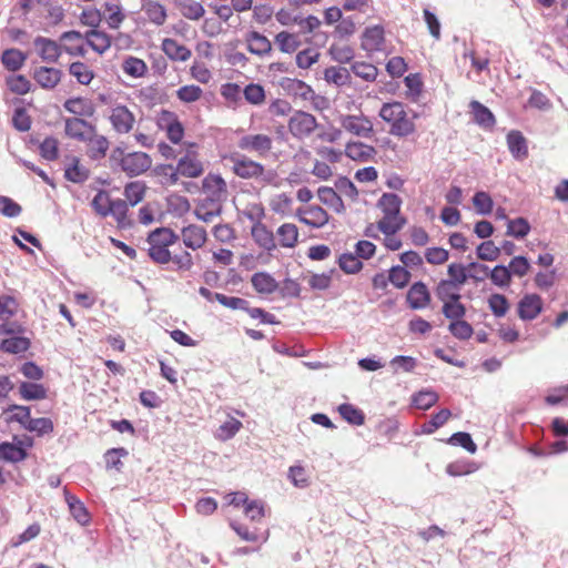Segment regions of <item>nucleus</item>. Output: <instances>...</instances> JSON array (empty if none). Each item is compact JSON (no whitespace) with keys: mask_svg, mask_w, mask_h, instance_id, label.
<instances>
[{"mask_svg":"<svg viewBox=\"0 0 568 568\" xmlns=\"http://www.w3.org/2000/svg\"><path fill=\"white\" fill-rule=\"evenodd\" d=\"M179 241L180 236L171 229H155L148 236L150 258L161 265L171 263L175 272H190L194 266L192 254L181 247L171 250L179 244Z\"/></svg>","mask_w":568,"mask_h":568,"instance_id":"obj_1","label":"nucleus"},{"mask_svg":"<svg viewBox=\"0 0 568 568\" xmlns=\"http://www.w3.org/2000/svg\"><path fill=\"white\" fill-rule=\"evenodd\" d=\"M379 116L390 125L389 132L395 136H408L415 131V124L400 102L384 103L379 110Z\"/></svg>","mask_w":568,"mask_h":568,"instance_id":"obj_2","label":"nucleus"},{"mask_svg":"<svg viewBox=\"0 0 568 568\" xmlns=\"http://www.w3.org/2000/svg\"><path fill=\"white\" fill-rule=\"evenodd\" d=\"M229 160L232 163L233 173L241 179H252L258 182L271 184L276 178L275 171L265 170L263 164L251 160L245 155L232 154Z\"/></svg>","mask_w":568,"mask_h":568,"instance_id":"obj_3","label":"nucleus"},{"mask_svg":"<svg viewBox=\"0 0 568 568\" xmlns=\"http://www.w3.org/2000/svg\"><path fill=\"white\" fill-rule=\"evenodd\" d=\"M341 126L349 134L371 139L374 135L373 121L364 114H342L338 118Z\"/></svg>","mask_w":568,"mask_h":568,"instance_id":"obj_4","label":"nucleus"},{"mask_svg":"<svg viewBox=\"0 0 568 568\" xmlns=\"http://www.w3.org/2000/svg\"><path fill=\"white\" fill-rule=\"evenodd\" d=\"M203 197L207 201L222 203L227 199V185L220 174H207L202 181Z\"/></svg>","mask_w":568,"mask_h":568,"instance_id":"obj_5","label":"nucleus"},{"mask_svg":"<svg viewBox=\"0 0 568 568\" xmlns=\"http://www.w3.org/2000/svg\"><path fill=\"white\" fill-rule=\"evenodd\" d=\"M152 165V159L144 152H130L123 154L120 166L129 176H138L148 171Z\"/></svg>","mask_w":568,"mask_h":568,"instance_id":"obj_6","label":"nucleus"},{"mask_svg":"<svg viewBox=\"0 0 568 568\" xmlns=\"http://www.w3.org/2000/svg\"><path fill=\"white\" fill-rule=\"evenodd\" d=\"M281 87L290 95L300 98L304 101L312 100L317 109H320L318 101H324L322 97L316 95L314 90L302 80L284 78L281 81Z\"/></svg>","mask_w":568,"mask_h":568,"instance_id":"obj_7","label":"nucleus"},{"mask_svg":"<svg viewBox=\"0 0 568 568\" xmlns=\"http://www.w3.org/2000/svg\"><path fill=\"white\" fill-rule=\"evenodd\" d=\"M316 128V118L304 111L295 112L288 121V130L297 139L311 135Z\"/></svg>","mask_w":568,"mask_h":568,"instance_id":"obj_8","label":"nucleus"},{"mask_svg":"<svg viewBox=\"0 0 568 568\" xmlns=\"http://www.w3.org/2000/svg\"><path fill=\"white\" fill-rule=\"evenodd\" d=\"M272 138L263 133L243 135L237 142L241 150L254 152L260 156H266L272 150Z\"/></svg>","mask_w":568,"mask_h":568,"instance_id":"obj_9","label":"nucleus"},{"mask_svg":"<svg viewBox=\"0 0 568 568\" xmlns=\"http://www.w3.org/2000/svg\"><path fill=\"white\" fill-rule=\"evenodd\" d=\"M109 120L113 130L119 134L131 132L135 123L134 114L122 104H116L111 108Z\"/></svg>","mask_w":568,"mask_h":568,"instance_id":"obj_10","label":"nucleus"},{"mask_svg":"<svg viewBox=\"0 0 568 568\" xmlns=\"http://www.w3.org/2000/svg\"><path fill=\"white\" fill-rule=\"evenodd\" d=\"M95 125L92 123L74 116L64 120V133L68 138L84 142L91 139L95 133Z\"/></svg>","mask_w":568,"mask_h":568,"instance_id":"obj_11","label":"nucleus"},{"mask_svg":"<svg viewBox=\"0 0 568 568\" xmlns=\"http://www.w3.org/2000/svg\"><path fill=\"white\" fill-rule=\"evenodd\" d=\"M0 334L9 335V337L4 338L0 344V349L6 353L19 354L28 351L30 347V339L16 335V329L9 325H1Z\"/></svg>","mask_w":568,"mask_h":568,"instance_id":"obj_12","label":"nucleus"},{"mask_svg":"<svg viewBox=\"0 0 568 568\" xmlns=\"http://www.w3.org/2000/svg\"><path fill=\"white\" fill-rule=\"evenodd\" d=\"M296 216L300 222L313 229H321L327 224L329 215L318 205H308L306 207L297 209Z\"/></svg>","mask_w":568,"mask_h":568,"instance_id":"obj_13","label":"nucleus"},{"mask_svg":"<svg viewBox=\"0 0 568 568\" xmlns=\"http://www.w3.org/2000/svg\"><path fill=\"white\" fill-rule=\"evenodd\" d=\"M385 30L381 24L367 27L362 34V49L366 52H379L384 50Z\"/></svg>","mask_w":568,"mask_h":568,"instance_id":"obj_14","label":"nucleus"},{"mask_svg":"<svg viewBox=\"0 0 568 568\" xmlns=\"http://www.w3.org/2000/svg\"><path fill=\"white\" fill-rule=\"evenodd\" d=\"M33 44L43 62L55 63L62 54L61 47L52 39L39 36L34 39Z\"/></svg>","mask_w":568,"mask_h":568,"instance_id":"obj_15","label":"nucleus"},{"mask_svg":"<svg viewBox=\"0 0 568 568\" xmlns=\"http://www.w3.org/2000/svg\"><path fill=\"white\" fill-rule=\"evenodd\" d=\"M541 311L542 301L537 294H527L518 303V316L523 321L535 320Z\"/></svg>","mask_w":568,"mask_h":568,"instance_id":"obj_16","label":"nucleus"},{"mask_svg":"<svg viewBox=\"0 0 568 568\" xmlns=\"http://www.w3.org/2000/svg\"><path fill=\"white\" fill-rule=\"evenodd\" d=\"M181 237L185 247L195 251L205 244L207 234L204 227L191 224L182 229Z\"/></svg>","mask_w":568,"mask_h":568,"instance_id":"obj_17","label":"nucleus"},{"mask_svg":"<svg viewBox=\"0 0 568 568\" xmlns=\"http://www.w3.org/2000/svg\"><path fill=\"white\" fill-rule=\"evenodd\" d=\"M62 71L52 67H39L34 69V81L45 90L54 89L61 81Z\"/></svg>","mask_w":568,"mask_h":568,"instance_id":"obj_18","label":"nucleus"},{"mask_svg":"<svg viewBox=\"0 0 568 568\" xmlns=\"http://www.w3.org/2000/svg\"><path fill=\"white\" fill-rule=\"evenodd\" d=\"M141 11L156 27L163 26L168 19L166 8L155 0H141Z\"/></svg>","mask_w":568,"mask_h":568,"instance_id":"obj_19","label":"nucleus"},{"mask_svg":"<svg viewBox=\"0 0 568 568\" xmlns=\"http://www.w3.org/2000/svg\"><path fill=\"white\" fill-rule=\"evenodd\" d=\"M407 302L413 310H423L430 303V293L423 282L414 283L407 292Z\"/></svg>","mask_w":568,"mask_h":568,"instance_id":"obj_20","label":"nucleus"},{"mask_svg":"<svg viewBox=\"0 0 568 568\" xmlns=\"http://www.w3.org/2000/svg\"><path fill=\"white\" fill-rule=\"evenodd\" d=\"M178 172L181 176L185 178H199L204 172L203 163L197 159L195 153H186L178 161Z\"/></svg>","mask_w":568,"mask_h":568,"instance_id":"obj_21","label":"nucleus"},{"mask_svg":"<svg viewBox=\"0 0 568 568\" xmlns=\"http://www.w3.org/2000/svg\"><path fill=\"white\" fill-rule=\"evenodd\" d=\"M247 50L257 57H265L272 51L271 41L257 31H250L246 34Z\"/></svg>","mask_w":568,"mask_h":568,"instance_id":"obj_22","label":"nucleus"},{"mask_svg":"<svg viewBox=\"0 0 568 568\" xmlns=\"http://www.w3.org/2000/svg\"><path fill=\"white\" fill-rule=\"evenodd\" d=\"M376 150L374 146L359 141L348 142L345 146V155L353 161L367 162L374 158Z\"/></svg>","mask_w":568,"mask_h":568,"instance_id":"obj_23","label":"nucleus"},{"mask_svg":"<svg viewBox=\"0 0 568 568\" xmlns=\"http://www.w3.org/2000/svg\"><path fill=\"white\" fill-rule=\"evenodd\" d=\"M161 48L166 57L172 61L184 62L192 55V52L187 47L171 38L164 39Z\"/></svg>","mask_w":568,"mask_h":568,"instance_id":"obj_24","label":"nucleus"},{"mask_svg":"<svg viewBox=\"0 0 568 568\" xmlns=\"http://www.w3.org/2000/svg\"><path fill=\"white\" fill-rule=\"evenodd\" d=\"M474 121L484 129H491L496 124L493 112L479 101L473 100L469 103Z\"/></svg>","mask_w":568,"mask_h":568,"instance_id":"obj_25","label":"nucleus"},{"mask_svg":"<svg viewBox=\"0 0 568 568\" xmlns=\"http://www.w3.org/2000/svg\"><path fill=\"white\" fill-rule=\"evenodd\" d=\"M222 203H217L214 201H207L205 199H200L196 207H195V216L205 222H212L216 216H220L222 213Z\"/></svg>","mask_w":568,"mask_h":568,"instance_id":"obj_26","label":"nucleus"},{"mask_svg":"<svg viewBox=\"0 0 568 568\" xmlns=\"http://www.w3.org/2000/svg\"><path fill=\"white\" fill-rule=\"evenodd\" d=\"M63 108L68 112L77 115L78 118H80V116L90 118L95 112V109H94V105L92 104V102L89 99L81 98V97L68 99L63 103Z\"/></svg>","mask_w":568,"mask_h":568,"instance_id":"obj_27","label":"nucleus"},{"mask_svg":"<svg viewBox=\"0 0 568 568\" xmlns=\"http://www.w3.org/2000/svg\"><path fill=\"white\" fill-rule=\"evenodd\" d=\"M507 145L511 155L517 160H523L528 155V148L525 136L521 132L513 130L507 134Z\"/></svg>","mask_w":568,"mask_h":568,"instance_id":"obj_28","label":"nucleus"},{"mask_svg":"<svg viewBox=\"0 0 568 568\" xmlns=\"http://www.w3.org/2000/svg\"><path fill=\"white\" fill-rule=\"evenodd\" d=\"M65 501L69 506V510H70L72 517L79 525L87 526L90 524V521H91L90 513L88 511L87 507L80 499H78L75 496L67 493Z\"/></svg>","mask_w":568,"mask_h":568,"instance_id":"obj_29","label":"nucleus"},{"mask_svg":"<svg viewBox=\"0 0 568 568\" xmlns=\"http://www.w3.org/2000/svg\"><path fill=\"white\" fill-rule=\"evenodd\" d=\"M88 45L99 54L104 53L111 47V38L104 31L92 29L85 33Z\"/></svg>","mask_w":568,"mask_h":568,"instance_id":"obj_30","label":"nucleus"},{"mask_svg":"<svg viewBox=\"0 0 568 568\" xmlns=\"http://www.w3.org/2000/svg\"><path fill=\"white\" fill-rule=\"evenodd\" d=\"M251 283L254 290L260 294H272L278 287L276 280L266 272L253 274Z\"/></svg>","mask_w":568,"mask_h":568,"instance_id":"obj_31","label":"nucleus"},{"mask_svg":"<svg viewBox=\"0 0 568 568\" xmlns=\"http://www.w3.org/2000/svg\"><path fill=\"white\" fill-rule=\"evenodd\" d=\"M317 196L320 201L333 209L336 213H342L345 210V205L338 194L337 190L335 191L328 186H321L317 190Z\"/></svg>","mask_w":568,"mask_h":568,"instance_id":"obj_32","label":"nucleus"},{"mask_svg":"<svg viewBox=\"0 0 568 568\" xmlns=\"http://www.w3.org/2000/svg\"><path fill=\"white\" fill-rule=\"evenodd\" d=\"M88 143V155L92 160H100L105 156L109 150V141L104 135H100L97 132L85 141Z\"/></svg>","mask_w":568,"mask_h":568,"instance_id":"obj_33","label":"nucleus"},{"mask_svg":"<svg viewBox=\"0 0 568 568\" xmlns=\"http://www.w3.org/2000/svg\"><path fill=\"white\" fill-rule=\"evenodd\" d=\"M406 220L400 215L384 214V216L377 222V230L384 235H395L403 229Z\"/></svg>","mask_w":568,"mask_h":568,"instance_id":"obj_34","label":"nucleus"},{"mask_svg":"<svg viewBox=\"0 0 568 568\" xmlns=\"http://www.w3.org/2000/svg\"><path fill=\"white\" fill-rule=\"evenodd\" d=\"M252 236L254 241L264 250L275 248L274 235L263 223H256L252 226Z\"/></svg>","mask_w":568,"mask_h":568,"instance_id":"obj_35","label":"nucleus"},{"mask_svg":"<svg viewBox=\"0 0 568 568\" xmlns=\"http://www.w3.org/2000/svg\"><path fill=\"white\" fill-rule=\"evenodd\" d=\"M27 58L22 51L11 48L3 51L1 61L7 70L16 72L23 67Z\"/></svg>","mask_w":568,"mask_h":568,"instance_id":"obj_36","label":"nucleus"},{"mask_svg":"<svg viewBox=\"0 0 568 568\" xmlns=\"http://www.w3.org/2000/svg\"><path fill=\"white\" fill-rule=\"evenodd\" d=\"M274 41H275V44L278 47V49L284 53H293L301 45L298 36L295 33H291L288 31L278 32L275 36Z\"/></svg>","mask_w":568,"mask_h":568,"instance_id":"obj_37","label":"nucleus"},{"mask_svg":"<svg viewBox=\"0 0 568 568\" xmlns=\"http://www.w3.org/2000/svg\"><path fill=\"white\" fill-rule=\"evenodd\" d=\"M19 394L26 400H39L47 397V388L38 383L22 382L19 385Z\"/></svg>","mask_w":568,"mask_h":568,"instance_id":"obj_38","label":"nucleus"},{"mask_svg":"<svg viewBox=\"0 0 568 568\" xmlns=\"http://www.w3.org/2000/svg\"><path fill=\"white\" fill-rule=\"evenodd\" d=\"M1 450L3 462L19 463L27 458V452L21 442L19 444L3 442L1 443Z\"/></svg>","mask_w":568,"mask_h":568,"instance_id":"obj_39","label":"nucleus"},{"mask_svg":"<svg viewBox=\"0 0 568 568\" xmlns=\"http://www.w3.org/2000/svg\"><path fill=\"white\" fill-rule=\"evenodd\" d=\"M146 185L142 181H133L125 185L124 197L125 201L134 206L143 201L145 196Z\"/></svg>","mask_w":568,"mask_h":568,"instance_id":"obj_40","label":"nucleus"},{"mask_svg":"<svg viewBox=\"0 0 568 568\" xmlns=\"http://www.w3.org/2000/svg\"><path fill=\"white\" fill-rule=\"evenodd\" d=\"M105 9V22L110 29H119L122 22L125 20V13L119 3L106 2Z\"/></svg>","mask_w":568,"mask_h":568,"instance_id":"obj_41","label":"nucleus"},{"mask_svg":"<svg viewBox=\"0 0 568 568\" xmlns=\"http://www.w3.org/2000/svg\"><path fill=\"white\" fill-rule=\"evenodd\" d=\"M383 214L400 215L402 200L395 193H384L377 203Z\"/></svg>","mask_w":568,"mask_h":568,"instance_id":"obj_42","label":"nucleus"},{"mask_svg":"<svg viewBox=\"0 0 568 568\" xmlns=\"http://www.w3.org/2000/svg\"><path fill=\"white\" fill-rule=\"evenodd\" d=\"M459 286L452 284L450 282L446 280L439 281V283L436 286L435 294L437 298L443 302H449L456 298H460L462 295L459 294Z\"/></svg>","mask_w":568,"mask_h":568,"instance_id":"obj_43","label":"nucleus"},{"mask_svg":"<svg viewBox=\"0 0 568 568\" xmlns=\"http://www.w3.org/2000/svg\"><path fill=\"white\" fill-rule=\"evenodd\" d=\"M30 414L31 412L29 407L20 405H12L4 410L6 420L8 423L17 422L23 426V428L27 427L29 420L31 419Z\"/></svg>","mask_w":568,"mask_h":568,"instance_id":"obj_44","label":"nucleus"},{"mask_svg":"<svg viewBox=\"0 0 568 568\" xmlns=\"http://www.w3.org/2000/svg\"><path fill=\"white\" fill-rule=\"evenodd\" d=\"M277 236L283 247H293L298 240V230L295 224L284 223L278 227Z\"/></svg>","mask_w":568,"mask_h":568,"instance_id":"obj_45","label":"nucleus"},{"mask_svg":"<svg viewBox=\"0 0 568 568\" xmlns=\"http://www.w3.org/2000/svg\"><path fill=\"white\" fill-rule=\"evenodd\" d=\"M324 79L328 83H334L337 87H343L349 83V71L343 67H329L324 71Z\"/></svg>","mask_w":568,"mask_h":568,"instance_id":"obj_46","label":"nucleus"},{"mask_svg":"<svg viewBox=\"0 0 568 568\" xmlns=\"http://www.w3.org/2000/svg\"><path fill=\"white\" fill-rule=\"evenodd\" d=\"M122 70L132 78H142L146 73L148 67L142 59L128 57L122 62Z\"/></svg>","mask_w":568,"mask_h":568,"instance_id":"obj_47","label":"nucleus"},{"mask_svg":"<svg viewBox=\"0 0 568 568\" xmlns=\"http://www.w3.org/2000/svg\"><path fill=\"white\" fill-rule=\"evenodd\" d=\"M180 11L186 19L199 20L204 13L203 4L196 0H180Z\"/></svg>","mask_w":568,"mask_h":568,"instance_id":"obj_48","label":"nucleus"},{"mask_svg":"<svg viewBox=\"0 0 568 568\" xmlns=\"http://www.w3.org/2000/svg\"><path fill=\"white\" fill-rule=\"evenodd\" d=\"M351 70L356 77L367 82L375 81L378 74V69L374 64L363 61L354 62Z\"/></svg>","mask_w":568,"mask_h":568,"instance_id":"obj_49","label":"nucleus"},{"mask_svg":"<svg viewBox=\"0 0 568 568\" xmlns=\"http://www.w3.org/2000/svg\"><path fill=\"white\" fill-rule=\"evenodd\" d=\"M64 176L73 183H83L89 178V171L80 164L78 158H73L72 164L65 169Z\"/></svg>","mask_w":568,"mask_h":568,"instance_id":"obj_50","label":"nucleus"},{"mask_svg":"<svg viewBox=\"0 0 568 568\" xmlns=\"http://www.w3.org/2000/svg\"><path fill=\"white\" fill-rule=\"evenodd\" d=\"M530 232V224L524 217L508 220L506 234L516 239H524Z\"/></svg>","mask_w":568,"mask_h":568,"instance_id":"obj_51","label":"nucleus"},{"mask_svg":"<svg viewBox=\"0 0 568 568\" xmlns=\"http://www.w3.org/2000/svg\"><path fill=\"white\" fill-rule=\"evenodd\" d=\"M442 313L450 322L463 318L466 315V307L460 303V298H456L446 303H443Z\"/></svg>","mask_w":568,"mask_h":568,"instance_id":"obj_52","label":"nucleus"},{"mask_svg":"<svg viewBox=\"0 0 568 568\" xmlns=\"http://www.w3.org/2000/svg\"><path fill=\"white\" fill-rule=\"evenodd\" d=\"M338 412L341 416L352 425L361 426L365 422L363 412L352 404L339 405Z\"/></svg>","mask_w":568,"mask_h":568,"instance_id":"obj_53","label":"nucleus"},{"mask_svg":"<svg viewBox=\"0 0 568 568\" xmlns=\"http://www.w3.org/2000/svg\"><path fill=\"white\" fill-rule=\"evenodd\" d=\"M8 89L16 94H27L31 89V82L22 74L10 75L6 80Z\"/></svg>","mask_w":568,"mask_h":568,"instance_id":"obj_54","label":"nucleus"},{"mask_svg":"<svg viewBox=\"0 0 568 568\" xmlns=\"http://www.w3.org/2000/svg\"><path fill=\"white\" fill-rule=\"evenodd\" d=\"M69 72L80 84H89L93 79L92 70L83 62L77 61L70 64Z\"/></svg>","mask_w":568,"mask_h":568,"instance_id":"obj_55","label":"nucleus"},{"mask_svg":"<svg viewBox=\"0 0 568 568\" xmlns=\"http://www.w3.org/2000/svg\"><path fill=\"white\" fill-rule=\"evenodd\" d=\"M490 281L499 287H508L511 282V272L508 266L496 265L489 271Z\"/></svg>","mask_w":568,"mask_h":568,"instance_id":"obj_56","label":"nucleus"},{"mask_svg":"<svg viewBox=\"0 0 568 568\" xmlns=\"http://www.w3.org/2000/svg\"><path fill=\"white\" fill-rule=\"evenodd\" d=\"M447 274L449 278L446 281L455 284L459 287L464 285L468 280L467 266L459 263H452L448 265Z\"/></svg>","mask_w":568,"mask_h":568,"instance_id":"obj_57","label":"nucleus"},{"mask_svg":"<svg viewBox=\"0 0 568 568\" xmlns=\"http://www.w3.org/2000/svg\"><path fill=\"white\" fill-rule=\"evenodd\" d=\"M328 52L332 59L338 63H348L355 57L354 49L347 44H332Z\"/></svg>","mask_w":568,"mask_h":568,"instance_id":"obj_58","label":"nucleus"},{"mask_svg":"<svg viewBox=\"0 0 568 568\" xmlns=\"http://www.w3.org/2000/svg\"><path fill=\"white\" fill-rule=\"evenodd\" d=\"M452 413L449 409L444 408L432 416V418L422 426L424 434H433L439 427H442L450 417Z\"/></svg>","mask_w":568,"mask_h":568,"instance_id":"obj_59","label":"nucleus"},{"mask_svg":"<svg viewBox=\"0 0 568 568\" xmlns=\"http://www.w3.org/2000/svg\"><path fill=\"white\" fill-rule=\"evenodd\" d=\"M162 120H168L166 133L169 140L173 143H179L184 134L181 123L170 112H165Z\"/></svg>","mask_w":568,"mask_h":568,"instance_id":"obj_60","label":"nucleus"},{"mask_svg":"<svg viewBox=\"0 0 568 568\" xmlns=\"http://www.w3.org/2000/svg\"><path fill=\"white\" fill-rule=\"evenodd\" d=\"M488 306L496 317L505 316L509 310L508 300L505 295L498 293L491 294L489 296Z\"/></svg>","mask_w":568,"mask_h":568,"instance_id":"obj_61","label":"nucleus"},{"mask_svg":"<svg viewBox=\"0 0 568 568\" xmlns=\"http://www.w3.org/2000/svg\"><path fill=\"white\" fill-rule=\"evenodd\" d=\"M129 203L125 200H112L110 206V215H112L120 226H125L128 224V210Z\"/></svg>","mask_w":568,"mask_h":568,"instance_id":"obj_62","label":"nucleus"},{"mask_svg":"<svg viewBox=\"0 0 568 568\" xmlns=\"http://www.w3.org/2000/svg\"><path fill=\"white\" fill-rule=\"evenodd\" d=\"M241 427L242 423L239 419L230 417L219 427L216 436L221 440H229L236 435Z\"/></svg>","mask_w":568,"mask_h":568,"instance_id":"obj_63","label":"nucleus"},{"mask_svg":"<svg viewBox=\"0 0 568 568\" xmlns=\"http://www.w3.org/2000/svg\"><path fill=\"white\" fill-rule=\"evenodd\" d=\"M339 267L347 274L358 273L363 268V263L352 253H344L338 258Z\"/></svg>","mask_w":568,"mask_h":568,"instance_id":"obj_64","label":"nucleus"}]
</instances>
